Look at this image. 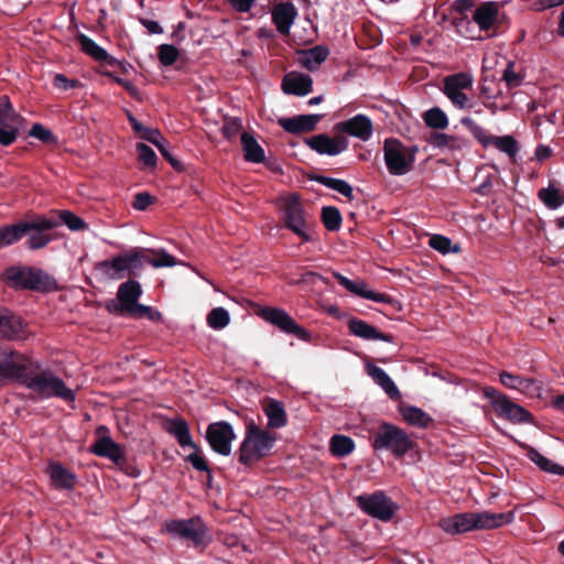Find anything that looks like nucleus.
I'll use <instances>...</instances> for the list:
<instances>
[{
  "label": "nucleus",
  "mask_w": 564,
  "mask_h": 564,
  "mask_svg": "<svg viewBox=\"0 0 564 564\" xmlns=\"http://www.w3.org/2000/svg\"><path fill=\"white\" fill-rule=\"evenodd\" d=\"M499 379L506 388L517 390L531 398L540 395V384L533 379L516 376L507 371H501Z\"/></svg>",
  "instance_id": "obj_18"
},
{
  "label": "nucleus",
  "mask_w": 564,
  "mask_h": 564,
  "mask_svg": "<svg viewBox=\"0 0 564 564\" xmlns=\"http://www.w3.org/2000/svg\"><path fill=\"white\" fill-rule=\"evenodd\" d=\"M513 519V512H464L454 517L443 518L438 524L448 534H460L475 529L489 530L499 528L502 524L511 523Z\"/></svg>",
  "instance_id": "obj_2"
},
{
  "label": "nucleus",
  "mask_w": 564,
  "mask_h": 564,
  "mask_svg": "<svg viewBox=\"0 0 564 564\" xmlns=\"http://www.w3.org/2000/svg\"><path fill=\"white\" fill-rule=\"evenodd\" d=\"M4 279L14 288L34 291H51L57 283L53 276L33 267H10L4 272Z\"/></svg>",
  "instance_id": "obj_4"
},
{
  "label": "nucleus",
  "mask_w": 564,
  "mask_h": 564,
  "mask_svg": "<svg viewBox=\"0 0 564 564\" xmlns=\"http://www.w3.org/2000/svg\"><path fill=\"white\" fill-rule=\"evenodd\" d=\"M431 144L443 152L449 153L462 152L468 148L466 138L446 133H434L431 137Z\"/></svg>",
  "instance_id": "obj_25"
},
{
  "label": "nucleus",
  "mask_w": 564,
  "mask_h": 564,
  "mask_svg": "<svg viewBox=\"0 0 564 564\" xmlns=\"http://www.w3.org/2000/svg\"><path fill=\"white\" fill-rule=\"evenodd\" d=\"M498 4L492 1L484 2L474 12V21L481 30H489L498 18Z\"/></svg>",
  "instance_id": "obj_27"
},
{
  "label": "nucleus",
  "mask_w": 564,
  "mask_h": 564,
  "mask_svg": "<svg viewBox=\"0 0 564 564\" xmlns=\"http://www.w3.org/2000/svg\"><path fill=\"white\" fill-rule=\"evenodd\" d=\"M235 437L232 425L226 421L214 422L207 426L206 440L210 448L221 456L230 455Z\"/></svg>",
  "instance_id": "obj_12"
},
{
  "label": "nucleus",
  "mask_w": 564,
  "mask_h": 564,
  "mask_svg": "<svg viewBox=\"0 0 564 564\" xmlns=\"http://www.w3.org/2000/svg\"><path fill=\"white\" fill-rule=\"evenodd\" d=\"M329 51L327 47L317 45L310 50L303 51L299 55V63L308 70L317 69L327 58Z\"/></svg>",
  "instance_id": "obj_29"
},
{
  "label": "nucleus",
  "mask_w": 564,
  "mask_h": 564,
  "mask_svg": "<svg viewBox=\"0 0 564 564\" xmlns=\"http://www.w3.org/2000/svg\"><path fill=\"white\" fill-rule=\"evenodd\" d=\"M527 455H528L529 459L532 463H534L541 470L549 473V474L564 476V467L563 466L546 458L540 452H538L535 448L529 447Z\"/></svg>",
  "instance_id": "obj_36"
},
{
  "label": "nucleus",
  "mask_w": 564,
  "mask_h": 564,
  "mask_svg": "<svg viewBox=\"0 0 564 564\" xmlns=\"http://www.w3.org/2000/svg\"><path fill=\"white\" fill-rule=\"evenodd\" d=\"M22 322L7 310H0V338L13 339L22 330Z\"/></svg>",
  "instance_id": "obj_32"
},
{
  "label": "nucleus",
  "mask_w": 564,
  "mask_h": 564,
  "mask_svg": "<svg viewBox=\"0 0 564 564\" xmlns=\"http://www.w3.org/2000/svg\"><path fill=\"white\" fill-rule=\"evenodd\" d=\"M329 447L333 455L345 457L354 452L355 442L349 436L337 434L332 436Z\"/></svg>",
  "instance_id": "obj_40"
},
{
  "label": "nucleus",
  "mask_w": 564,
  "mask_h": 564,
  "mask_svg": "<svg viewBox=\"0 0 564 564\" xmlns=\"http://www.w3.org/2000/svg\"><path fill=\"white\" fill-rule=\"evenodd\" d=\"M145 141L154 144L172 166L178 167L181 165L180 162L170 152L165 139L162 137L158 129H155L153 132H150Z\"/></svg>",
  "instance_id": "obj_41"
},
{
  "label": "nucleus",
  "mask_w": 564,
  "mask_h": 564,
  "mask_svg": "<svg viewBox=\"0 0 564 564\" xmlns=\"http://www.w3.org/2000/svg\"><path fill=\"white\" fill-rule=\"evenodd\" d=\"M178 57V50L170 44H162L159 47V59L164 66L173 65Z\"/></svg>",
  "instance_id": "obj_53"
},
{
  "label": "nucleus",
  "mask_w": 564,
  "mask_h": 564,
  "mask_svg": "<svg viewBox=\"0 0 564 564\" xmlns=\"http://www.w3.org/2000/svg\"><path fill=\"white\" fill-rule=\"evenodd\" d=\"M24 364H21L12 350H0V381L21 380Z\"/></svg>",
  "instance_id": "obj_23"
},
{
  "label": "nucleus",
  "mask_w": 564,
  "mask_h": 564,
  "mask_svg": "<svg viewBox=\"0 0 564 564\" xmlns=\"http://www.w3.org/2000/svg\"><path fill=\"white\" fill-rule=\"evenodd\" d=\"M357 502L362 511L386 522L393 518L397 509V506L382 491L359 496Z\"/></svg>",
  "instance_id": "obj_10"
},
{
  "label": "nucleus",
  "mask_w": 564,
  "mask_h": 564,
  "mask_svg": "<svg viewBox=\"0 0 564 564\" xmlns=\"http://www.w3.org/2000/svg\"><path fill=\"white\" fill-rule=\"evenodd\" d=\"M132 317H147L150 321H159L161 318V313L152 310L150 306L140 304L135 306V310L131 313Z\"/></svg>",
  "instance_id": "obj_59"
},
{
  "label": "nucleus",
  "mask_w": 564,
  "mask_h": 564,
  "mask_svg": "<svg viewBox=\"0 0 564 564\" xmlns=\"http://www.w3.org/2000/svg\"><path fill=\"white\" fill-rule=\"evenodd\" d=\"M322 220L327 230L336 231L340 228L343 218L338 208L326 206L322 209Z\"/></svg>",
  "instance_id": "obj_46"
},
{
  "label": "nucleus",
  "mask_w": 564,
  "mask_h": 564,
  "mask_svg": "<svg viewBox=\"0 0 564 564\" xmlns=\"http://www.w3.org/2000/svg\"><path fill=\"white\" fill-rule=\"evenodd\" d=\"M29 238L26 241L28 247L31 250L44 248L52 240L51 235L42 231H29Z\"/></svg>",
  "instance_id": "obj_54"
},
{
  "label": "nucleus",
  "mask_w": 564,
  "mask_h": 564,
  "mask_svg": "<svg viewBox=\"0 0 564 564\" xmlns=\"http://www.w3.org/2000/svg\"><path fill=\"white\" fill-rule=\"evenodd\" d=\"M129 274H135L137 271H139L143 263L147 262L148 257H145L141 250L139 249H131L130 251L124 253Z\"/></svg>",
  "instance_id": "obj_49"
},
{
  "label": "nucleus",
  "mask_w": 564,
  "mask_h": 564,
  "mask_svg": "<svg viewBox=\"0 0 564 564\" xmlns=\"http://www.w3.org/2000/svg\"><path fill=\"white\" fill-rule=\"evenodd\" d=\"M137 151L139 153V160L149 167H154L156 165V154L152 148L144 143L137 144Z\"/></svg>",
  "instance_id": "obj_56"
},
{
  "label": "nucleus",
  "mask_w": 564,
  "mask_h": 564,
  "mask_svg": "<svg viewBox=\"0 0 564 564\" xmlns=\"http://www.w3.org/2000/svg\"><path fill=\"white\" fill-rule=\"evenodd\" d=\"M79 43L83 51L96 61L104 62L109 57L106 50L99 46L94 40H91L87 35H79Z\"/></svg>",
  "instance_id": "obj_43"
},
{
  "label": "nucleus",
  "mask_w": 564,
  "mask_h": 564,
  "mask_svg": "<svg viewBox=\"0 0 564 564\" xmlns=\"http://www.w3.org/2000/svg\"><path fill=\"white\" fill-rule=\"evenodd\" d=\"M240 139L243 156L247 162L262 163L265 160L263 148L259 144L252 134L243 131Z\"/></svg>",
  "instance_id": "obj_28"
},
{
  "label": "nucleus",
  "mask_w": 564,
  "mask_h": 564,
  "mask_svg": "<svg viewBox=\"0 0 564 564\" xmlns=\"http://www.w3.org/2000/svg\"><path fill=\"white\" fill-rule=\"evenodd\" d=\"M306 144L322 155H337L344 152L348 143L345 139L330 138L327 134H317L306 140Z\"/></svg>",
  "instance_id": "obj_17"
},
{
  "label": "nucleus",
  "mask_w": 564,
  "mask_h": 564,
  "mask_svg": "<svg viewBox=\"0 0 564 564\" xmlns=\"http://www.w3.org/2000/svg\"><path fill=\"white\" fill-rule=\"evenodd\" d=\"M415 148L404 145L397 139H387L383 144V159L388 172L394 176L408 174L415 162Z\"/></svg>",
  "instance_id": "obj_5"
},
{
  "label": "nucleus",
  "mask_w": 564,
  "mask_h": 564,
  "mask_svg": "<svg viewBox=\"0 0 564 564\" xmlns=\"http://www.w3.org/2000/svg\"><path fill=\"white\" fill-rule=\"evenodd\" d=\"M263 412L268 417V425L273 429L283 427L286 422V412L282 402L269 400L263 405Z\"/></svg>",
  "instance_id": "obj_33"
},
{
  "label": "nucleus",
  "mask_w": 564,
  "mask_h": 564,
  "mask_svg": "<svg viewBox=\"0 0 564 564\" xmlns=\"http://www.w3.org/2000/svg\"><path fill=\"white\" fill-rule=\"evenodd\" d=\"M59 218L62 223L73 231H78L86 227V223L72 212L63 210L59 215Z\"/></svg>",
  "instance_id": "obj_55"
},
{
  "label": "nucleus",
  "mask_w": 564,
  "mask_h": 564,
  "mask_svg": "<svg viewBox=\"0 0 564 564\" xmlns=\"http://www.w3.org/2000/svg\"><path fill=\"white\" fill-rule=\"evenodd\" d=\"M22 118L20 120L6 121L0 124V144H12L18 135L19 128L21 127Z\"/></svg>",
  "instance_id": "obj_44"
},
{
  "label": "nucleus",
  "mask_w": 564,
  "mask_h": 564,
  "mask_svg": "<svg viewBox=\"0 0 564 564\" xmlns=\"http://www.w3.org/2000/svg\"><path fill=\"white\" fill-rule=\"evenodd\" d=\"M229 6L239 13H248L256 4L254 0H227Z\"/></svg>",
  "instance_id": "obj_62"
},
{
  "label": "nucleus",
  "mask_w": 564,
  "mask_h": 564,
  "mask_svg": "<svg viewBox=\"0 0 564 564\" xmlns=\"http://www.w3.org/2000/svg\"><path fill=\"white\" fill-rule=\"evenodd\" d=\"M33 138H36L43 142L51 143L55 141V137L51 130L46 129L41 123H34L29 132Z\"/></svg>",
  "instance_id": "obj_57"
},
{
  "label": "nucleus",
  "mask_w": 564,
  "mask_h": 564,
  "mask_svg": "<svg viewBox=\"0 0 564 564\" xmlns=\"http://www.w3.org/2000/svg\"><path fill=\"white\" fill-rule=\"evenodd\" d=\"M260 315L265 322L276 326L281 332L285 334H292L304 341H308L311 339V334L305 328L300 326L284 310L264 307Z\"/></svg>",
  "instance_id": "obj_11"
},
{
  "label": "nucleus",
  "mask_w": 564,
  "mask_h": 564,
  "mask_svg": "<svg viewBox=\"0 0 564 564\" xmlns=\"http://www.w3.org/2000/svg\"><path fill=\"white\" fill-rule=\"evenodd\" d=\"M502 79L506 82L507 86L510 88L520 86L522 79L514 72L513 64L509 63L503 72Z\"/></svg>",
  "instance_id": "obj_60"
},
{
  "label": "nucleus",
  "mask_w": 564,
  "mask_h": 564,
  "mask_svg": "<svg viewBox=\"0 0 564 564\" xmlns=\"http://www.w3.org/2000/svg\"><path fill=\"white\" fill-rule=\"evenodd\" d=\"M53 84H54V86L56 88H59V89H63V90H68L70 88L77 87L78 82L77 80L67 79L63 74H56L54 76Z\"/></svg>",
  "instance_id": "obj_64"
},
{
  "label": "nucleus",
  "mask_w": 564,
  "mask_h": 564,
  "mask_svg": "<svg viewBox=\"0 0 564 564\" xmlns=\"http://www.w3.org/2000/svg\"><path fill=\"white\" fill-rule=\"evenodd\" d=\"M100 268L104 273L112 280H119L129 274V269L127 264V260L123 254H119L110 260H105L100 262Z\"/></svg>",
  "instance_id": "obj_35"
},
{
  "label": "nucleus",
  "mask_w": 564,
  "mask_h": 564,
  "mask_svg": "<svg viewBox=\"0 0 564 564\" xmlns=\"http://www.w3.org/2000/svg\"><path fill=\"white\" fill-rule=\"evenodd\" d=\"M221 130L226 139L232 140L242 133V122L236 117L226 118Z\"/></svg>",
  "instance_id": "obj_51"
},
{
  "label": "nucleus",
  "mask_w": 564,
  "mask_h": 564,
  "mask_svg": "<svg viewBox=\"0 0 564 564\" xmlns=\"http://www.w3.org/2000/svg\"><path fill=\"white\" fill-rule=\"evenodd\" d=\"M497 414L503 419H507L513 423L529 422L530 414L522 406L513 403L511 400L501 399L495 410Z\"/></svg>",
  "instance_id": "obj_26"
},
{
  "label": "nucleus",
  "mask_w": 564,
  "mask_h": 564,
  "mask_svg": "<svg viewBox=\"0 0 564 564\" xmlns=\"http://www.w3.org/2000/svg\"><path fill=\"white\" fill-rule=\"evenodd\" d=\"M166 431L176 438L181 447H191L193 449H196V445L193 442L189 427L186 421L181 419L171 420L166 425Z\"/></svg>",
  "instance_id": "obj_30"
},
{
  "label": "nucleus",
  "mask_w": 564,
  "mask_h": 564,
  "mask_svg": "<svg viewBox=\"0 0 564 564\" xmlns=\"http://www.w3.org/2000/svg\"><path fill=\"white\" fill-rule=\"evenodd\" d=\"M20 383L39 399L57 398L65 402L75 401V392L48 368L39 364L24 365Z\"/></svg>",
  "instance_id": "obj_1"
},
{
  "label": "nucleus",
  "mask_w": 564,
  "mask_h": 564,
  "mask_svg": "<svg viewBox=\"0 0 564 564\" xmlns=\"http://www.w3.org/2000/svg\"><path fill=\"white\" fill-rule=\"evenodd\" d=\"M538 197L549 209H557L564 204V192L553 185L541 188L538 192Z\"/></svg>",
  "instance_id": "obj_38"
},
{
  "label": "nucleus",
  "mask_w": 564,
  "mask_h": 564,
  "mask_svg": "<svg viewBox=\"0 0 564 564\" xmlns=\"http://www.w3.org/2000/svg\"><path fill=\"white\" fill-rule=\"evenodd\" d=\"M366 370L368 376L392 399L398 400L401 397V393L393 382V380L389 377V375L380 367L368 364L366 366Z\"/></svg>",
  "instance_id": "obj_24"
},
{
  "label": "nucleus",
  "mask_w": 564,
  "mask_h": 564,
  "mask_svg": "<svg viewBox=\"0 0 564 564\" xmlns=\"http://www.w3.org/2000/svg\"><path fill=\"white\" fill-rule=\"evenodd\" d=\"M460 123L468 129L473 137L485 148L492 144L495 135L488 133V131L479 126L473 118L463 117Z\"/></svg>",
  "instance_id": "obj_37"
},
{
  "label": "nucleus",
  "mask_w": 564,
  "mask_h": 564,
  "mask_svg": "<svg viewBox=\"0 0 564 564\" xmlns=\"http://www.w3.org/2000/svg\"><path fill=\"white\" fill-rule=\"evenodd\" d=\"M336 128L340 132H345L361 141H368L373 133L372 122L369 117L358 113L352 118L338 122Z\"/></svg>",
  "instance_id": "obj_14"
},
{
  "label": "nucleus",
  "mask_w": 564,
  "mask_h": 564,
  "mask_svg": "<svg viewBox=\"0 0 564 564\" xmlns=\"http://www.w3.org/2000/svg\"><path fill=\"white\" fill-rule=\"evenodd\" d=\"M91 452L100 457H106L116 464L124 460V454L119 444L113 442L110 436H99L93 444Z\"/></svg>",
  "instance_id": "obj_22"
},
{
  "label": "nucleus",
  "mask_w": 564,
  "mask_h": 564,
  "mask_svg": "<svg viewBox=\"0 0 564 564\" xmlns=\"http://www.w3.org/2000/svg\"><path fill=\"white\" fill-rule=\"evenodd\" d=\"M491 145L511 159H514L519 152V143L512 135L495 137Z\"/></svg>",
  "instance_id": "obj_45"
},
{
  "label": "nucleus",
  "mask_w": 564,
  "mask_h": 564,
  "mask_svg": "<svg viewBox=\"0 0 564 564\" xmlns=\"http://www.w3.org/2000/svg\"><path fill=\"white\" fill-rule=\"evenodd\" d=\"M271 15L278 32L288 35L297 17V9L292 2L283 1L273 7Z\"/></svg>",
  "instance_id": "obj_16"
},
{
  "label": "nucleus",
  "mask_w": 564,
  "mask_h": 564,
  "mask_svg": "<svg viewBox=\"0 0 564 564\" xmlns=\"http://www.w3.org/2000/svg\"><path fill=\"white\" fill-rule=\"evenodd\" d=\"M312 77L299 72L286 74L282 82L283 91L290 95L305 96L312 91Z\"/></svg>",
  "instance_id": "obj_19"
},
{
  "label": "nucleus",
  "mask_w": 564,
  "mask_h": 564,
  "mask_svg": "<svg viewBox=\"0 0 564 564\" xmlns=\"http://www.w3.org/2000/svg\"><path fill=\"white\" fill-rule=\"evenodd\" d=\"M230 322L229 313L224 307H215L207 315V324L213 329H223Z\"/></svg>",
  "instance_id": "obj_47"
},
{
  "label": "nucleus",
  "mask_w": 564,
  "mask_h": 564,
  "mask_svg": "<svg viewBox=\"0 0 564 564\" xmlns=\"http://www.w3.org/2000/svg\"><path fill=\"white\" fill-rule=\"evenodd\" d=\"M21 116L18 115L8 96H0V124L6 121L20 120Z\"/></svg>",
  "instance_id": "obj_52"
},
{
  "label": "nucleus",
  "mask_w": 564,
  "mask_h": 564,
  "mask_svg": "<svg viewBox=\"0 0 564 564\" xmlns=\"http://www.w3.org/2000/svg\"><path fill=\"white\" fill-rule=\"evenodd\" d=\"M187 462L192 464V466L199 471H209L208 465L205 458L197 453V448L194 449L193 453L188 454Z\"/></svg>",
  "instance_id": "obj_61"
},
{
  "label": "nucleus",
  "mask_w": 564,
  "mask_h": 564,
  "mask_svg": "<svg viewBox=\"0 0 564 564\" xmlns=\"http://www.w3.org/2000/svg\"><path fill=\"white\" fill-rule=\"evenodd\" d=\"M164 530L174 538L189 541L194 546L209 542L208 529L199 517L166 521Z\"/></svg>",
  "instance_id": "obj_8"
},
{
  "label": "nucleus",
  "mask_w": 564,
  "mask_h": 564,
  "mask_svg": "<svg viewBox=\"0 0 564 564\" xmlns=\"http://www.w3.org/2000/svg\"><path fill=\"white\" fill-rule=\"evenodd\" d=\"M154 254L153 258H148L147 263L153 268H171L177 264V261L173 256L167 253L164 249L151 250Z\"/></svg>",
  "instance_id": "obj_48"
},
{
  "label": "nucleus",
  "mask_w": 564,
  "mask_h": 564,
  "mask_svg": "<svg viewBox=\"0 0 564 564\" xmlns=\"http://www.w3.org/2000/svg\"><path fill=\"white\" fill-rule=\"evenodd\" d=\"M335 279L337 282L347 291H349L352 294H356L362 299L373 301L376 303H389L390 299L388 295L378 293L373 290H370L367 285V283L362 280H350L346 276H344L340 273H334Z\"/></svg>",
  "instance_id": "obj_15"
},
{
  "label": "nucleus",
  "mask_w": 564,
  "mask_h": 564,
  "mask_svg": "<svg viewBox=\"0 0 564 564\" xmlns=\"http://www.w3.org/2000/svg\"><path fill=\"white\" fill-rule=\"evenodd\" d=\"M348 329L351 335L365 340H382L387 343L393 340L392 335L380 333L372 325L355 317L349 319Z\"/></svg>",
  "instance_id": "obj_20"
},
{
  "label": "nucleus",
  "mask_w": 564,
  "mask_h": 564,
  "mask_svg": "<svg viewBox=\"0 0 564 564\" xmlns=\"http://www.w3.org/2000/svg\"><path fill=\"white\" fill-rule=\"evenodd\" d=\"M425 124L433 129H445L448 126L447 115L438 107H433L424 112Z\"/></svg>",
  "instance_id": "obj_42"
},
{
  "label": "nucleus",
  "mask_w": 564,
  "mask_h": 564,
  "mask_svg": "<svg viewBox=\"0 0 564 564\" xmlns=\"http://www.w3.org/2000/svg\"><path fill=\"white\" fill-rule=\"evenodd\" d=\"M484 397L490 401L495 410L497 409V404L501 401V399H507L506 395L492 387L484 388Z\"/></svg>",
  "instance_id": "obj_63"
},
{
  "label": "nucleus",
  "mask_w": 564,
  "mask_h": 564,
  "mask_svg": "<svg viewBox=\"0 0 564 564\" xmlns=\"http://www.w3.org/2000/svg\"><path fill=\"white\" fill-rule=\"evenodd\" d=\"M321 119V115H300L292 118H281L279 124L286 132L301 133L314 130Z\"/></svg>",
  "instance_id": "obj_21"
},
{
  "label": "nucleus",
  "mask_w": 564,
  "mask_h": 564,
  "mask_svg": "<svg viewBox=\"0 0 564 564\" xmlns=\"http://www.w3.org/2000/svg\"><path fill=\"white\" fill-rule=\"evenodd\" d=\"M280 210L284 226L301 238L303 242L311 241L308 223L297 195H288L280 200Z\"/></svg>",
  "instance_id": "obj_7"
},
{
  "label": "nucleus",
  "mask_w": 564,
  "mask_h": 564,
  "mask_svg": "<svg viewBox=\"0 0 564 564\" xmlns=\"http://www.w3.org/2000/svg\"><path fill=\"white\" fill-rule=\"evenodd\" d=\"M51 480L56 488L72 489L75 485L76 477L68 469L58 463H52L47 469Z\"/></svg>",
  "instance_id": "obj_34"
},
{
  "label": "nucleus",
  "mask_w": 564,
  "mask_h": 564,
  "mask_svg": "<svg viewBox=\"0 0 564 564\" xmlns=\"http://www.w3.org/2000/svg\"><path fill=\"white\" fill-rule=\"evenodd\" d=\"M23 227L25 228V232L29 231H42L45 232L47 230L56 227V223L45 217H36L35 219L21 221Z\"/></svg>",
  "instance_id": "obj_50"
},
{
  "label": "nucleus",
  "mask_w": 564,
  "mask_h": 564,
  "mask_svg": "<svg viewBox=\"0 0 564 564\" xmlns=\"http://www.w3.org/2000/svg\"><path fill=\"white\" fill-rule=\"evenodd\" d=\"M275 437L261 430L254 423L247 426L245 438L239 447V462L250 465L267 456L273 447Z\"/></svg>",
  "instance_id": "obj_3"
},
{
  "label": "nucleus",
  "mask_w": 564,
  "mask_h": 564,
  "mask_svg": "<svg viewBox=\"0 0 564 564\" xmlns=\"http://www.w3.org/2000/svg\"><path fill=\"white\" fill-rule=\"evenodd\" d=\"M430 246L441 253L445 254L448 253L452 249V241L449 238L441 236V235H434L430 238Z\"/></svg>",
  "instance_id": "obj_58"
},
{
  "label": "nucleus",
  "mask_w": 564,
  "mask_h": 564,
  "mask_svg": "<svg viewBox=\"0 0 564 564\" xmlns=\"http://www.w3.org/2000/svg\"><path fill=\"white\" fill-rule=\"evenodd\" d=\"M473 83V76L468 73L449 75L444 79L443 93L455 108L469 109L473 107V100L465 94V90L471 89Z\"/></svg>",
  "instance_id": "obj_9"
},
{
  "label": "nucleus",
  "mask_w": 564,
  "mask_h": 564,
  "mask_svg": "<svg viewBox=\"0 0 564 564\" xmlns=\"http://www.w3.org/2000/svg\"><path fill=\"white\" fill-rule=\"evenodd\" d=\"M372 446L376 451L388 449L394 456L401 457L413 447V442L402 429L382 423L373 437Z\"/></svg>",
  "instance_id": "obj_6"
},
{
  "label": "nucleus",
  "mask_w": 564,
  "mask_h": 564,
  "mask_svg": "<svg viewBox=\"0 0 564 564\" xmlns=\"http://www.w3.org/2000/svg\"><path fill=\"white\" fill-rule=\"evenodd\" d=\"M399 411L406 423L416 427L426 429L433 422L429 413L414 405H401Z\"/></svg>",
  "instance_id": "obj_31"
},
{
  "label": "nucleus",
  "mask_w": 564,
  "mask_h": 564,
  "mask_svg": "<svg viewBox=\"0 0 564 564\" xmlns=\"http://www.w3.org/2000/svg\"><path fill=\"white\" fill-rule=\"evenodd\" d=\"M25 228L21 221L0 228V249L11 246L25 235Z\"/></svg>",
  "instance_id": "obj_39"
},
{
  "label": "nucleus",
  "mask_w": 564,
  "mask_h": 564,
  "mask_svg": "<svg viewBox=\"0 0 564 564\" xmlns=\"http://www.w3.org/2000/svg\"><path fill=\"white\" fill-rule=\"evenodd\" d=\"M142 295L141 284L135 280H129L118 288L117 299L119 304L115 311L129 316L139 306L138 300Z\"/></svg>",
  "instance_id": "obj_13"
}]
</instances>
